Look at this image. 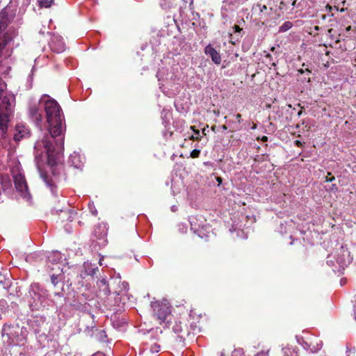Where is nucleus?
I'll use <instances>...</instances> for the list:
<instances>
[{"label": "nucleus", "instance_id": "f257e3e1", "mask_svg": "<svg viewBox=\"0 0 356 356\" xmlns=\"http://www.w3.org/2000/svg\"><path fill=\"white\" fill-rule=\"evenodd\" d=\"M39 104L44 108L47 123V131L41 140L35 144V160L40 177L50 188L55 193L54 180L43 172L39 164V159L43 153L47 154V163L53 168L60 161L64 149L65 124L64 115L58 103L47 95H44L39 101Z\"/></svg>", "mask_w": 356, "mask_h": 356}, {"label": "nucleus", "instance_id": "f03ea898", "mask_svg": "<svg viewBox=\"0 0 356 356\" xmlns=\"http://www.w3.org/2000/svg\"><path fill=\"white\" fill-rule=\"evenodd\" d=\"M330 258L329 257L327 263L333 266L334 272L338 273H341L353 261V256L347 245H341L337 250L334 258L337 265H335L334 261Z\"/></svg>", "mask_w": 356, "mask_h": 356}, {"label": "nucleus", "instance_id": "7ed1b4c3", "mask_svg": "<svg viewBox=\"0 0 356 356\" xmlns=\"http://www.w3.org/2000/svg\"><path fill=\"white\" fill-rule=\"evenodd\" d=\"M154 318L158 321L159 323L165 326L171 321L172 315L170 307L168 303L155 302L152 303Z\"/></svg>", "mask_w": 356, "mask_h": 356}, {"label": "nucleus", "instance_id": "20e7f679", "mask_svg": "<svg viewBox=\"0 0 356 356\" xmlns=\"http://www.w3.org/2000/svg\"><path fill=\"white\" fill-rule=\"evenodd\" d=\"M14 184L15 188L22 197H28L29 196L28 186L24 175L22 174L15 175Z\"/></svg>", "mask_w": 356, "mask_h": 356}, {"label": "nucleus", "instance_id": "39448f33", "mask_svg": "<svg viewBox=\"0 0 356 356\" xmlns=\"http://www.w3.org/2000/svg\"><path fill=\"white\" fill-rule=\"evenodd\" d=\"M297 0H270L268 4L270 6V10H273V7H275V11L277 10L283 12L288 9V6L291 3V6L294 7L296 6Z\"/></svg>", "mask_w": 356, "mask_h": 356}, {"label": "nucleus", "instance_id": "423d86ee", "mask_svg": "<svg viewBox=\"0 0 356 356\" xmlns=\"http://www.w3.org/2000/svg\"><path fill=\"white\" fill-rule=\"evenodd\" d=\"M39 103L30 105L29 108V117L38 126H41L42 115Z\"/></svg>", "mask_w": 356, "mask_h": 356}, {"label": "nucleus", "instance_id": "0eeeda50", "mask_svg": "<svg viewBox=\"0 0 356 356\" xmlns=\"http://www.w3.org/2000/svg\"><path fill=\"white\" fill-rule=\"evenodd\" d=\"M54 212L58 216L59 219L62 222L72 221L74 216L76 214L70 206H67L65 208L55 209Z\"/></svg>", "mask_w": 356, "mask_h": 356}, {"label": "nucleus", "instance_id": "6e6552de", "mask_svg": "<svg viewBox=\"0 0 356 356\" xmlns=\"http://www.w3.org/2000/svg\"><path fill=\"white\" fill-rule=\"evenodd\" d=\"M51 49L56 53H60L65 50V46L62 37L53 35L49 42Z\"/></svg>", "mask_w": 356, "mask_h": 356}, {"label": "nucleus", "instance_id": "1a4fd4ad", "mask_svg": "<svg viewBox=\"0 0 356 356\" xmlns=\"http://www.w3.org/2000/svg\"><path fill=\"white\" fill-rule=\"evenodd\" d=\"M29 129L24 124H19L15 127V133L13 135V138L15 141H19L24 138L29 136Z\"/></svg>", "mask_w": 356, "mask_h": 356}, {"label": "nucleus", "instance_id": "9d476101", "mask_svg": "<svg viewBox=\"0 0 356 356\" xmlns=\"http://www.w3.org/2000/svg\"><path fill=\"white\" fill-rule=\"evenodd\" d=\"M204 53L209 56L212 60V61L216 64L220 65L221 63V56L211 44H208L204 49Z\"/></svg>", "mask_w": 356, "mask_h": 356}, {"label": "nucleus", "instance_id": "9b49d317", "mask_svg": "<svg viewBox=\"0 0 356 356\" xmlns=\"http://www.w3.org/2000/svg\"><path fill=\"white\" fill-rule=\"evenodd\" d=\"M233 31L229 33V42L236 44L239 42L240 39L243 37L244 32L243 29L240 28L238 25H234L232 27Z\"/></svg>", "mask_w": 356, "mask_h": 356}, {"label": "nucleus", "instance_id": "f8f14e48", "mask_svg": "<svg viewBox=\"0 0 356 356\" xmlns=\"http://www.w3.org/2000/svg\"><path fill=\"white\" fill-rule=\"evenodd\" d=\"M83 268L84 272H81L80 275L82 278H85L86 275L94 276L97 271H98V268L97 267H94L89 263H84Z\"/></svg>", "mask_w": 356, "mask_h": 356}, {"label": "nucleus", "instance_id": "ddd939ff", "mask_svg": "<svg viewBox=\"0 0 356 356\" xmlns=\"http://www.w3.org/2000/svg\"><path fill=\"white\" fill-rule=\"evenodd\" d=\"M13 37L8 33H6L0 38V58L3 55V51L6 49L8 44L11 42Z\"/></svg>", "mask_w": 356, "mask_h": 356}, {"label": "nucleus", "instance_id": "4468645a", "mask_svg": "<svg viewBox=\"0 0 356 356\" xmlns=\"http://www.w3.org/2000/svg\"><path fill=\"white\" fill-rule=\"evenodd\" d=\"M1 184L3 191H6L12 188V181L8 174L1 175Z\"/></svg>", "mask_w": 356, "mask_h": 356}, {"label": "nucleus", "instance_id": "2eb2a0df", "mask_svg": "<svg viewBox=\"0 0 356 356\" xmlns=\"http://www.w3.org/2000/svg\"><path fill=\"white\" fill-rule=\"evenodd\" d=\"M69 163L76 168H81L82 167V163L80 161L79 156L76 154L70 155Z\"/></svg>", "mask_w": 356, "mask_h": 356}, {"label": "nucleus", "instance_id": "dca6fc26", "mask_svg": "<svg viewBox=\"0 0 356 356\" xmlns=\"http://www.w3.org/2000/svg\"><path fill=\"white\" fill-rule=\"evenodd\" d=\"M35 296H38V301H40V304L38 302H36L35 301H34L33 302H31L30 304V307H31L32 309H39L41 307H44V305L43 304V300L42 299H43V297L42 296L41 294L40 293H38V294H35Z\"/></svg>", "mask_w": 356, "mask_h": 356}, {"label": "nucleus", "instance_id": "f3484780", "mask_svg": "<svg viewBox=\"0 0 356 356\" xmlns=\"http://www.w3.org/2000/svg\"><path fill=\"white\" fill-rule=\"evenodd\" d=\"M54 3V0H38V4L40 8H48Z\"/></svg>", "mask_w": 356, "mask_h": 356}, {"label": "nucleus", "instance_id": "a211bd4d", "mask_svg": "<svg viewBox=\"0 0 356 356\" xmlns=\"http://www.w3.org/2000/svg\"><path fill=\"white\" fill-rule=\"evenodd\" d=\"M283 355L282 356H299L297 352L289 348H285L282 349Z\"/></svg>", "mask_w": 356, "mask_h": 356}, {"label": "nucleus", "instance_id": "6ab92c4d", "mask_svg": "<svg viewBox=\"0 0 356 356\" xmlns=\"http://www.w3.org/2000/svg\"><path fill=\"white\" fill-rule=\"evenodd\" d=\"M13 328V326L4 325L2 329V335H7L9 338L11 337L10 335L12 333L10 332V330Z\"/></svg>", "mask_w": 356, "mask_h": 356}, {"label": "nucleus", "instance_id": "aec40b11", "mask_svg": "<svg viewBox=\"0 0 356 356\" xmlns=\"http://www.w3.org/2000/svg\"><path fill=\"white\" fill-rule=\"evenodd\" d=\"M292 27V23L291 22H285L280 27V32H285L289 30Z\"/></svg>", "mask_w": 356, "mask_h": 356}, {"label": "nucleus", "instance_id": "412c9836", "mask_svg": "<svg viewBox=\"0 0 356 356\" xmlns=\"http://www.w3.org/2000/svg\"><path fill=\"white\" fill-rule=\"evenodd\" d=\"M259 9V13L262 15L265 10H267V6L266 5H261L260 3H257L254 6L253 9Z\"/></svg>", "mask_w": 356, "mask_h": 356}, {"label": "nucleus", "instance_id": "4be33fe9", "mask_svg": "<svg viewBox=\"0 0 356 356\" xmlns=\"http://www.w3.org/2000/svg\"><path fill=\"white\" fill-rule=\"evenodd\" d=\"M59 276L60 275H56L55 273H53L51 275V282L52 283V284H54V286H56L59 282Z\"/></svg>", "mask_w": 356, "mask_h": 356}, {"label": "nucleus", "instance_id": "5701e85b", "mask_svg": "<svg viewBox=\"0 0 356 356\" xmlns=\"http://www.w3.org/2000/svg\"><path fill=\"white\" fill-rule=\"evenodd\" d=\"M200 150L199 149H193L191 152V157L192 158H198L200 156Z\"/></svg>", "mask_w": 356, "mask_h": 356}, {"label": "nucleus", "instance_id": "b1692460", "mask_svg": "<svg viewBox=\"0 0 356 356\" xmlns=\"http://www.w3.org/2000/svg\"><path fill=\"white\" fill-rule=\"evenodd\" d=\"M173 330L175 333H179L182 331V327H181V325L176 324L173 327Z\"/></svg>", "mask_w": 356, "mask_h": 356}, {"label": "nucleus", "instance_id": "393cba45", "mask_svg": "<svg viewBox=\"0 0 356 356\" xmlns=\"http://www.w3.org/2000/svg\"><path fill=\"white\" fill-rule=\"evenodd\" d=\"M10 67H7L6 70L2 68V63L0 62V74H6L10 70Z\"/></svg>", "mask_w": 356, "mask_h": 356}, {"label": "nucleus", "instance_id": "a878e982", "mask_svg": "<svg viewBox=\"0 0 356 356\" xmlns=\"http://www.w3.org/2000/svg\"><path fill=\"white\" fill-rule=\"evenodd\" d=\"M334 179H335L334 177V176H332V175H331V173H330V172H329V173L327 174V176L326 177V181L331 182V181H333V180H334Z\"/></svg>", "mask_w": 356, "mask_h": 356}, {"label": "nucleus", "instance_id": "bb28decb", "mask_svg": "<svg viewBox=\"0 0 356 356\" xmlns=\"http://www.w3.org/2000/svg\"><path fill=\"white\" fill-rule=\"evenodd\" d=\"M196 136H192L191 139L193 140H199V135H200V131L197 130L195 131Z\"/></svg>", "mask_w": 356, "mask_h": 356}, {"label": "nucleus", "instance_id": "cd10ccee", "mask_svg": "<svg viewBox=\"0 0 356 356\" xmlns=\"http://www.w3.org/2000/svg\"><path fill=\"white\" fill-rule=\"evenodd\" d=\"M255 356H268V355L267 352L261 351V352L257 353Z\"/></svg>", "mask_w": 356, "mask_h": 356}, {"label": "nucleus", "instance_id": "c85d7f7f", "mask_svg": "<svg viewBox=\"0 0 356 356\" xmlns=\"http://www.w3.org/2000/svg\"><path fill=\"white\" fill-rule=\"evenodd\" d=\"M55 258L58 259H61V256H60V254L58 253V252H56V253H54V255H53Z\"/></svg>", "mask_w": 356, "mask_h": 356}, {"label": "nucleus", "instance_id": "c756f323", "mask_svg": "<svg viewBox=\"0 0 356 356\" xmlns=\"http://www.w3.org/2000/svg\"><path fill=\"white\" fill-rule=\"evenodd\" d=\"M236 119L238 120V122H241V115L238 113L235 115Z\"/></svg>", "mask_w": 356, "mask_h": 356}, {"label": "nucleus", "instance_id": "7c9ffc66", "mask_svg": "<svg viewBox=\"0 0 356 356\" xmlns=\"http://www.w3.org/2000/svg\"><path fill=\"white\" fill-rule=\"evenodd\" d=\"M294 143L298 147H300L302 145V142H300V140H295Z\"/></svg>", "mask_w": 356, "mask_h": 356}, {"label": "nucleus", "instance_id": "2f4dec72", "mask_svg": "<svg viewBox=\"0 0 356 356\" xmlns=\"http://www.w3.org/2000/svg\"><path fill=\"white\" fill-rule=\"evenodd\" d=\"M242 353V350H235L234 352V356L237 355L238 354Z\"/></svg>", "mask_w": 356, "mask_h": 356}, {"label": "nucleus", "instance_id": "473e14b6", "mask_svg": "<svg viewBox=\"0 0 356 356\" xmlns=\"http://www.w3.org/2000/svg\"><path fill=\"white\" fill-rule=\"evenodd\" d=\"M56 266L58 267V270H60L61 271H63V269H60V264H56Z\"/></svg>", "mask_w": 356, "mask_h": 356}, {"label": "nucleus", "instance_id": "72a5a7b5", "mask_svg": "<svg viewBox=\"0 0 356 356\" xmlns=\"http://www.w3.org/2000/svg\"><path fill=\"white\" fill-rule=\"evenodd\" d=\"M350 29H351V26H348V27L346 28V31H349Z\"/></svg>", "mask_w": 356, "mask_h": 356}, {"label": "nucleus", "instance_id": "f704fd0d", "mask_svg": "<svg viewBox=\"0 0 356 356\" xmlns=\"http://www.w3.org/2000/svg\"><path fill=\"white\" fill-rule=\"evenodd\" d=\"M267 140H268L267 136H263V138H262L263 141H267Z\"/></svg>", "mask_w": 356, "mask_h": 356}, {"label": "nucleus", "instance_id": "c9c22d12", "mask_svg": "<svg viewBox=\"0 0 356 356\" xmlns=\"http://www.w3.org/2000/svg\"><path fill=\"white\" fill-rule=\"evenodd\" d=\"M222 129L223 130H226V129H227V126H226V125H222Z\"/></svg>", "mask_w": 356, "mask_h": 356}, {"label": "nucleus", "instance_id": "e433bc0d", "mask_svg": "<svg viewBox=\"0 0 356 356\" xmlns=\"http://www.w3.org/2000/svg\"><path fill=\"white\" fill-rule=\"evenodd\" d=\"M298 72H299V73H300V74H303V73H304V70L300 69V70H298Z\"/></svg>", "mask_w": 356, "mask_h": 356}, {"label": "nucleus", "instance_id": "4c0bfd02", "mask_svg": "<svg viewBox=\"0 0 356 356\" xmlns=\"http://www.w3.org/2000/svg\"><path fill=\"white\" fill-rule=\"evenodd\" d=\"M302 109H301V110L298 113V116H300V115H301V114H302Z\"/></svg>", "mask_w": 356, "mask_h": 356}, {"label": "nucleus", "instance_id": "58836bf2", "mask_svg": "<svg viewBox=\"0 0 356 356\" xmlns=\"http://www.w3.org/2000/svg\"><path fill=\"white\" fill-rule=\"evenodd\" d=\"M55 295L56 296H58L59 297L61 296V293L60 292H58V293H55Z\"/></svg>", "mask_w": 356, "mask_h": 356}, {"label": "nucleus", "instance_id": "ea45409f", "mask_svg": "<svg viewBox=\"0 0 356 356\" xmlns=\"http://www.w3.org/2000/svg\"><path fill=\"white\" fill-rule=\"evenodd\" d=\"M101 283H102V284H106V281H105L104 280H102L101 281Z\"/></svg>", "mask_w": 356, "mask_h": 356}, {"label": "nucleus", "instance_id": "a19ab883", "mask_svg": "<svg viewBox=\"0 0 356 356\" xmlns=\"http://www.w3.org/2000/svg\"><path fill=\"white\" fill-rule=\"evenodd\" d=\"M194 220V218H193L190 220V222H191V226H193V220Z\"/></svg>", "mask_w": 356, "mask_h": 356}, {"label": "nucleus", "instance_id": "79ce46f5", "mask_svg": "<svg viewBox=\"0 0 356 356\" xmlns=\"http://www.w3.org/2000/svg\"><path fill=\"white\" fill-rule=\"evenodd\" d=\"M256 127H257L256 124H254L252 127V129H256Z\"/></svg>", "mask_w": 356, "mask_h": 356}, {"label": "nucleus", "instance_id": "37998d69", "mask_svg": "<svg viewBox=\"0 0 356 356\" xmlns=\"http://www.w3.org/2000/svg\"><path fill=\"white\" fill-rule=\"evenodd\" d=\"M344 10H345V9H344V8H341V9L340 10V11H341V12H343Z\"/></svg>", "mask_w": 356, "mask_h": 356}, {"label": "nucleus", "instance_id": "c03bdc74", "mask_svg": "<svg viewBox=\"0 0 356 356\" xmlns=\"http://www.w3.org/2000/svg\"><path fill=\"white\" fill-rule=\"evenodd\" d=\"M332 29H329V30H328V32H329V33H331V32H332Z\"/></svg>", "mask_w": 356, "mask_h": 356}, {"label": "nucleus", "instance_id": "a18cd8bd", "mask_svg": "<svg viewBox=\"0 0 356 356\" xmlns=\"http://www.w3.org/2000/svg\"><path fill=\"white\" fill-rule=\"evenodd\" d=\"M49 268H51V270H54L55 269L54 267H51L50 266H49Z\"/></svg>", "mask_w": 356, "mask_h": 356}, {"label": "nucleus", "instance_id": "49530a36", "mask_svg": "<svg viewBox=\"0 0 356 356\" xmlns=\"http://www.w3.org/2000/svg\"><path fill=\"white\" fill-rule=\"evenodd\" d=\"M340 42V40H337L336 41V42H337H337Z\"/></svg>", "mask_w": 356, "mask_h": 356}, {"label": "nucleus", "instance_id": "de8ad7c7", "mask_svg": "<svg viewBox=\"0 0 356 356\" xmlns=\"http://www.w3.org/2000/svg\"><path fill=\"white\" fill-rule=\"evenodd\" d=\"M355 320H356V313H355Z\"/></svg>", "mask_w": 356, "mask_h": 356}]
</instances>
